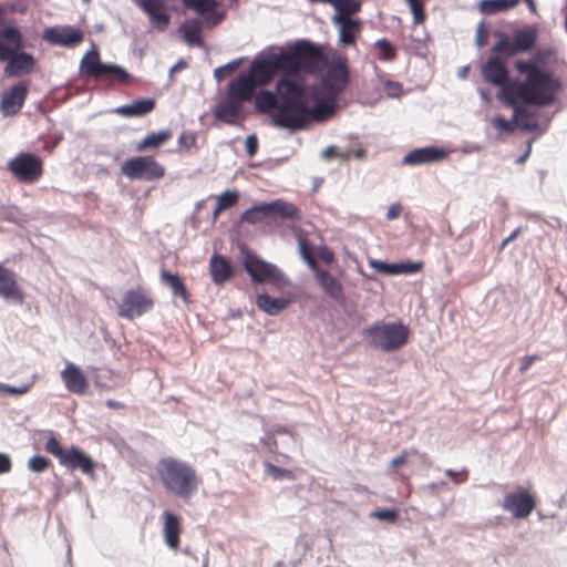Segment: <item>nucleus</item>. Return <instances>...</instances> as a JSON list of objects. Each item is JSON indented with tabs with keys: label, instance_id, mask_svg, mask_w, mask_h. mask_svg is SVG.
I'll use <instances>...</instances> for the list:
<instances>
[{
	"label": "nucleus",
	"instance_id": "13",
	"mask_svg": "<svg viewBox=\"0 0 567 567\" xmlns=\"http://www.w3.org/2000/svg\"><path fill=\"white\" fill-rule=\"evenodd\" d=\"M42 159L32 153H20L9 161L8 169L23 183H33L42 175Z\"/></svg>",
	"mask_w": 567,
	"mask_h": 567
},
{
	"label": "nucleus",
	"instance_id": "28",
	"mask_svg": "<svg viewBox=\"0 0 567 567\" xmlns=\"http://www.w3.org/2000/svg\"><path fill=\"white\" fill-rule=\"evenodd\" d=\"M514 111V123L520 130L533 133L539 128L538 116L536 113L529 112L519 101L514 104H507Z\"/></svg>",
	"mask_w": 567,
	"mask_h": 567
},
{
	"label": "nucleus",
	"instance_id": "24",
	"mask_svg": "<svg viewBox=\"0 0 567 567\" xmlns=\"http://www.w3.org/2000/svg\"><path fill=\"white\" fill-rule=\"evenodd\" d=\"M217 0H195L188 3L186 8L195 10L204 18L208 27H214L220 23L226 16L224 11L217 10Z\"/></svg>",
	"mask_w": 567,
	"mask_h": 567
},
{
	"label": "nucleus",
	"instance_id": "48",
	"mask_svg": "<svg viewBox=\"0 0 567 567\" xmlns=\"http://www.w3.org/2000/svg\"><path fill=\"white\" fill-rule=\"evenodd\" d=\"M51 465V461L42 455H34L28 461V468L34 473H43Z\"/></svg>",
	"mask_w": 567,
	"mask_h": 567
},
{
	"label": "nucleus",
	"instance_id": "29",
	"mask_svg": "<svg viewBox=\"0 0 567 567\" xmlns=\"http://www.w3.org/2000/svg\"><path fill=\"white\" fill-rule=\"evenodd\" d=\"M155 107L154 99H141L136 100L131 104H125L114 109V113L123 117H142L151 113Z\"/></svg>",
	"mask_w": 567,
	"mask_h": 567
},
{
	"label": "nucleus",
	"instance_id": "4",
	"mask_svg": "<svg viewBox=\"0 0 567 567\" xmlns=\"http://www.w3.org/2000/svg\"><path fill=\"white\" fill-rule=\"evenodd\" d=\"M158 474L164 487L183 499H189L198 488L196 472L179 460H162L158 463Z\"/></svg>",
	"mask_w": 567,
	"mask_h": 567
},
{
	"label": "nucleus",
	"instance_id": "18",
	"mask_svg": "<svg viewBox=\"0 0 567 567\" xmlns=\"http://www.w3.org/2000/svg\"><path fill=\"white\" fill-rule=\"evenodd\" d=\"M148 17L151 24L158 31H164L169 24L171 17L165 11L163 0H132Z\"/></svg>",
	"mask_w": 567,
	"mask_h": 567
},
{
	"label": "nucleus",
	"instance_id": "25",
	"mask_svg": "<svg viewBox=\"0 0 567 567\" xmlns=\"http://www.w3.org/2000/svg\"><path fill=\"white\" fill-rule=\"evenodd\" d=\"M213 114L217 121L228 125H236L239 120L244 118L243 105L228 97L215 106Z\"/></svg>",
	"mask_w": 567,
	"mask_h": 567
},
{
	"label": "nucleus",
	"instance_id": "36",
	"mask_svg": "<svg viewBox=\"0 0 567 567\" xmlns=\"http://www.w3.org/2000/svg\"><path fill=\"white\" fill-rule=\"evenodd\" d=\"M519 0H481L478 3L480 12L485 16H492L498 12L515 8Z\"/></svg>",
	"mask_w": 567,
	"mask_h": 567
},
{
	"label": "nucleus",
	"instance_id": "1",
	"mask_svg": "<svg viewBox=\"0 0 567 567\" xmlns=\"http://www.w3.org/2000/svg\"><path fill=\"white\" fill-rule=\"evenodd\" d=\"M515 68L524 80H515L507 104L519 101L524 105L548 106L556 101L560 81L533 60H517Z\"/></svg>",
	"mask_w": 567,
	"mask_h": 567
},
{
	"label": "nucleus",
	"instance_id": "63",
	"mask_svg": "<svg viewBox=\"0 0 567 567\" xmlns=\"http://www.w3.org/2000/svg\"><path fill=\"white\" fill-rule=\"evenodd\" d=\"M12 466L11 458L6 453H0V475L9 473Z\"/></svg>",
	"mask_w": 567,
	"mask_h": 567
},
{
	"label": "nucleus",
	"instance_id": "61",
	"mask_svg": "<svg viewBox=\"0 0 567 567\" xmlns=\"http://www.w3.org/2000/svg\"><path fill=\"white\" fill-rule=\"evenodd\" d=\"M538 360H540V355L538 354H530L524 357L522 360V364L519 367V371L522 373L526 372L530 368V365Z\"/></svg>",
	"mask_w": 567,
	"mask_h": 567
},
{
	"label": "nucleus",
	"instance_id": "17",
	"mask_svg": "<svg viewBox=\"0 0 567 567\" xmlns=\"http://www.w3.org/2000/svg\"><path fill=\"white\" fill-rule=\"evenodd\" d=\"M502 507L509 512L515 518H526L535 507V498L525 489H518L506 494Z\"/></svg>",
	"mask_w": 567,
	"mask_h": 567
},
{
	"label": "nucleus",
	"instance_id": "62",
	"mask_svg": "<svg viewBox=\"0 0 567 567\" xmlns=\"http://www.w3.org/2000/svg\"><path fill=\"white\" fill-rule=\"evenodd\" d=\"M445 475L451 477L452 480L455 481V483L458 484V483H462L465 481V478L467 476V470L463 468L461 472H456L453 470H446Z\"/></svg>",
	"mask_w": 567,
	"mask_h": 567
},
{
	"label": "nucleus",
	"instance_id": "56",
	"mask_svg": "<svg viewBox=\"0 0 567 567\" xmlns=\"http://www.w3.org/2000/svg\"><path fill=\"white\" fill-rule=\"evenodd\" d=\"M31 385L28 383H23L19 386L10 385L7 383H0V392L8 393L11 395H21L27 393L30 390Z\"/></svg>",
	"mask_w": 567,
	"mask_h": 567
},
{
	"label": "nucleus",
	"instance_id": "35",
	"mask_svg": "<svg viewBox=\"0 0 567 567\" xmlns=\"http://www.w3.org/2000/svg\"><path fill=\"white\" fill-rule=\"evenodd\" d=\"M279 103V91L278 83L276 84L275 91H261L255 97L256 109L260 112L277 111Z\"/></svg>",
	"mask_w": 567,
	"mask_h": 567
},
{
	"label": "nucleus",
	"instance_id": "7",
	"mask_svg": "<svg viewBox=\"0 0 567 567\" xmlns=\"http://www.w3.org/2000/svg\"><path fill=\"white\" fill-rule=\"evenodd\" d=\"M79 71L84 78L110 82L125 83L131 79V74L124 68L114 63L102 62L100 52L94 44L82 56Z\"/></svg>",
	"mask_w": 567,
	"mask_h": 567
},
{
	"label": "nucleus",
	"instance_id": "27",
	"mask_svg": "<svg viewBox=\"0 0 567 567\" xmlns=\"http://www.w3.org/2000/svg\"><path fill=\"white\" fill-rule=\"evenodd\" d=\"M61 379L65 388L76 394H83L86 390V378L79 367L74 363H68L61 372Z\"/></svg>",
	"mask_w": 567,
	"mask_h": 567
},
{
	"label": "nucleus",
	"instance_id": "16",
	"mask_svg": "<svg viewBox=\"0 0 567 567\" xmlns=\"http://www.w3.org/2000/svg\"><path fill=\"white\" fill-rule=\"evenodd\" d=\"M28 93L29 83L24 81L3 90L0 96L1 114L6 117L17 115L21 111Z\"/></svg>",
	"mask_w": 567,
	"mask_h": 567
},
{
	"label": "nucleus",
	"instance_id": "55",
	"mask_svg": "<svg viewBox=\"0 0 567 567\" xmlns=\"http://www.w3.org/2000/svg\"><path fill=\"white\" fill-rule=\"evenodd\" d=\"M197 135L194 132H183L178 137V146L184 150H189L196 145Z\"/></svg>",
	"mask_w": 567,
	"mask_h": 567
},
{
	"label": "nucleus",
	"instance_id": "46",
	"mask_svg": "<svg viewBox=\"0 0 567 567\" xmlns=\"http://www.w3.org/2000/svg\"><path fill=\"white\" fill-rule=\"evenodd\" d=\"M239 194L235 189H226L217 196L218 209H228L237 204Z\"/></svg>",
	"mask_w": 567,
	"mask_h": 567
},
{
	"label": "nucleus",
	"instance_id": "14",
	"mask_svg": "<svg viewBox=\"0 0 567 567\" xmlns=\"http://www.w3.org/2000/svg\"><path fill=\"white\" fill-rule=\"evenodd\" d=\"M153 306L154 301L146 292L142 289H131L124 293L117 313L122 318L133 320L151 311Z\"/></svg>",
	"mask_w": 567,
	"mask_h": 567
},
{
	"label": "nucleus",
	"instance_id": "51",
	"mask_svg": "<svg viewBox=\"0 0 567 567\" xmlns=\"http://www.w3.org/2000/svg\"><path fill=\"white\" fill-rule=\"evenodd\" d=\"M369 266L371 268L375 269L380 274L395 275V271H396L395 264H388L385 261L378 260V259H369Z\"/></svg>",
	"mask_w": 567,
	"mask_h": 567
},
{
	"label": "nucleus",
	"instance_id": "58",
	"mask_svg": "<svg viewBox=\"0 0 567 567\" xmlns=\"http://www.w3.org/2000/svg\"><path fill=\"white\" fill-rule=\"evenodd\" d=\"M246 152L249 157H252L256 155L258 151V138L255 134H250L246 137L245 141Z\"/></svg>",
	"mask_w": 567,
	"mask_h": 567
},
{
	"label": "nucleus",
	"instance_id": "8",
	"mask_svg": "<svg viewBox=\"0 0 567 567\" xmlns=\"http://www.w3.org/2000/svg\"><path fill=\"white\" fill-rule=\"evenodd\" d=\"M243 266L255 284L269 281L275 285H285L288 282L285 274L275 264L261 259L256 254L246 252Z\"/></svg>",
	"mask_w": 567,
	"mask_h": 567
},
{
	"label": "nucleus",
	"instance_id": "47",
	"mask_svg": "<svg viewBox=\"0 0 567 567\" xmlns=\"http://www.w3.org/2000/svg\"><path fill=\"white\" fill-rule=\"evenodd\" d=\"M241 63V59L233 60L225 65L218 66L214 71V78L217 82H221L230 73L235 72Z\"/></svg>",
	"mask_w": 567,
	"mask_h": 567
},
{
	"label": "nucleus",
	"instance_id": "57",
	"mask_svg": "<svg viewBox=\"0 0 567 567\" xmlns=\"http://www.w3.org/2000/svg\"><path fill=\"white\" fill-rule=\"evenodd\" d=\"M396 265V271L395 275L399 274H415L422 268L421 262H413V261H403L398 262Z\"/></svg>",
	"mask_w": 567,
	"mask_h": 567
},
{
	"label": "nucleus",
	"instance_id": "22",
	"mask_svg": "<svg viewBox=\"0 0 567 567\" xmlns=\"http://www.w3.org/2000/svg\"><path fill=\"white\" fill-rule=\"evenodd\" d=\"M316 280L323 292L338 303L344 302V290L342 284L333 277L328 270L316 269Z\"/></svg>",
	"mask_w": 567,
	"mask_h": 567
},
{
	"label": "nucleus",
	"instance_id": "45",
	"mask_svg": "<svg viewBox=\"0 0 567 567\" xmlns=\"http://www.w3.org/2000/svg\"><path fill=\"white\" fill-rule=\"evenodd\" d=\"M264 466H265L266 473L268 475H270L274 480H282V478H287L290 481L295 480V474L291 470L276 466V465L271 464L270 462H265Z\"/></svg>",
	"mask_w": 567,
	"mask_h": 567
},
{
	"label": "nucleus",
	"instance_id": "12",
	"mask_svg": "<svg viewBox=\"0 0 567 567\" xmlns=\"http://www.w3.org/2000/svg\"><path fill=\"white\" fill-rule=\"evenodd\" d=\"M121 172L132 181L154 182L164 176L165 168L151 156H135L122 164Z\"/></svg>",
	"mask_w": 567,
	"mask_h": 567
},
{
	"label": "nucleus",
	"instance_id": "43",
	"mask_svg": "<svg viewBox=\"0 0 567 567\" xmlns=\"http://www.w3.org/2000/svg\"><path fill=\"white\" fill-rule=\"evenodd\" d=\"M44 433L49 434V439L44 445V449L48 453L54 455L60 463L64 460L68 454V450H63L59 441L55 439L53 431H44Z\"/></svg>",
	"mask_w": 567,
	"mask_h": 567
},
{
	"label": "nucleus",
	"instance_id": "44",
	"mask_svg": "<svg viewBox=\"0 0 567 567\" xmlns=\"http://www.w3.org/2000/svg\"><path fill=\"white\" fill-rule=\"evenodd\" d=\"M330 4L337 12L346 14H354L360 10V2L355 0H330Z\"/></svg>",
	"mask_w": 567,
	"mask_h": 567
},
{
	"label": "nucleus",
	"instance_id": "9",
	"mask_svg": "<svg viewBox=\"0 0 567 567\" xmlns=\"http://www.w3.org/2000/svg\"><path fill=\"white\" fill-rule=\"evenodd\" d=\"M350 73L346 58L337 55L322 74L318 91L331 97H338L347 87Z\"/></svg>",
	"mask_w": 567,
	"mask_h": 567
},
{
	"label": "nucleus",
	"instance_id": "19",
	"mask_svg": "<svg viewBox=\"0 0 567 567\" xmlns=\"http://www.w3.org/2000/svg\"><path fill=\"white\" fill-rule=\"evenodd\" d=\"M256 92V83L252 75L240 74L227 85L226 97L240 105L250 102Z\"/></svg>",
	"mask_w": 567,
	"mask_h": 567
},
{
	"label": "nucleus",
	"instance_id": "5",
	"mask_svg": "<svg viewBox=\"0 0 567 567\" xmlns=\"http://www.w3.org/2000/svg\"><path fill=\"white\" fill-rule=\"evenodd\" d=\"M282 53L289 75L300 72L317 73L328 64V58L321 47L309 40H298L289 50L282 49Z\"/></svg>",
	"mask_w": 567,
	"mask_h": 567
},
{
	"label": "nucleus",
	"instance_id": "34",
	"mask_svg": "<svg viewBox=\"0 0 567 567\" xmlns=\"http://www.w3.org/2000/svg\"><path fill=\"white\" fill-rule=\"evenodd\" d=\"M498 41L493 45L491 55H498L501 59L511 58L519 53L518 49L514 45V40L511 41L509 37L501 31L495 33Z\"/></svg>",
	"mask_w": 567,
	"mask_h": 567
},
{
	"label": "nucleus",
	"instance_id": "37",
	"mask_svg": "<svg viewBox=\"0 0 567 567\" xmlns=\"http://www.w3.org/2000/svg\"><path fill=\"white\" fill-rule=\"evenodd\" d=\"M268 213L270 216L278 215L285 219L296 220L299 218L298 208L287 202L277 199L270 203H267Z\"/></svg>",
	"mask_w": 567,
	"mask_h": 567
},
{
	"label": "nucleus",
	"instance_id": "64",
	"mask_svg": "<svg viewBox=\"0 0 567 567\" xmlns=\"http://www.w3.org/2000/svg\"><path fill=\"white\" fill-rule=\"evenodd\" d=\"M385 85L389 89V91H388L389 96H391V97L400 96V94L402 92V86L400 83L393 82V81H386Z\"/></svg>",
	"mask_w": 567,
	"mask_h": 567
},
{
	"label": "nucleus",
	"instance_id": "30",
	"mask_svg": "<svg viewBox=\"0 0 567 567\" xmlns=\"http://www.w3.org/2000/svg\"><path fill=\"white\" fill-rule=\"evenodd\" d=\"M212 280L216 285H223L233 276V267L228 259L214 254L209 260Z\"/></svg>",
	"mask_w": 567,
	"mask_h": 567
},
{
	"label": "nucleus",
	"instance_id": "39",
	"mask_svg": "<svg viewBox=\"0 0 567 567\" xmlns=\"http://www.w3.org/2000/svg\"><path fill=\"white\" fill-rule=\"evenodd\" d=\"M169 138L171 131L168 130L150 133L136 145V151L142 152L150 148H157Z\"/></svg>",
	"mask_w": 567,
	"mask_h": 567
},
{
	"label": "nucleus",
	"instance_id": "31",
	"mask_svg": "<svg viewBox=\"0 0 567 567\" xmlns=\"http://www.w3.org/2000/svg\"><path fill=\"white\" fill-rule=\"evenodd\" d=\"M290 301L286 298H272L267 293H259L256 298V305L259 310L264 311L269 316H277L284 311Z\"/></svg>",
	"mask_w": 567,
	"mask_h": 567
},
{
	"label": "nucleus",
	"instance_id": "20",
	"mask_svg": "<svg viewBox=\"0 0 567 567\" xmlns=\"http://www.w3.org/2000/svg\"><path fill=\"white\" fill-rule=\"evenodd\" d=\"M449 153L439 146H424L410 151L402 159L404 165H425L440 163L447 158Z\"/></svg>",
	"mask_w": 567,
	"mask_h": 567
},
{
	"label": "nucleus",
	"instance_id": "6",
	"mask_svg": "<svg viewBox=\"0 0 567 567\" xmlns=\"http://www.w3.org/2000/svg\"><path fill=\"white\" fill-rule=\"evenodd\" d=\"M410 330L402 322L375 321L362 330L364 341L373 349L390 353L404 347Z\"/></svg>",
	"mask_w": 567,
	"mask_h": 567
},
{
	"label": "nucleus",
	"instance_id": "42",
	"mask_svg": "<svg viewBox=\"0 0 567 567\" xmlns=\"http://www.w3.org/2000/svg\"><path fill=\"white\" fill-rule=\"evenodd\" d=\"M360 31V22L358 20H349L343 23L339 31V40L344 45H351L355 42V33Z\"/></svg>",
	"mask_w": 567,
	"mask_h": 567
},
{
	"label": "nucleus",
	"instance_id": "54",
	"mask_svg": "<svg viewBox=\"0 0 567 567\" xmlns=\"http://www.w3.org/2000/svg\"><path fill=\"white\" fill-rule=\"evenodd\" d=\"M492 123L498 131L507 134L513 133L515 126L514 120L508 121L502 115H495Z\"/></svg>",
	"mask_w": 567,
	"mask_h": 567
},
{
	"label": "nucleus",
	"instance_id": "32",
	"mask_svg": "<svg viewBox=\"0 0 567 567\" xmlns=\"http://www.w3.org/2000/svg\"><path fill=\"white\" fill-rule=\"evenodd\" d=\"M179 518L169 513H164V536H165V543L169 548H177L179 544Z\"/></svg>",
	"mask_w": 567,
	"mask_h": 567
},
{
	"label": "nucleus",
	"instance_id": "10",
	"mask_svg": "<svg viewBox=\"0 0 567 567\" xmlns=\"http://www.w3.org/2000/svg\"><path fill=\"white\" fill-rule=\"evenodd\" d=\"M481 74L486 83L499 87L498 97L505 104L512 93V84L515 80L509 79V70L498 55H491L482 65Z\"/></svg>",
	"mask_w": 567,
	"mask_h": 567
},
{
	"label": "nucleus",
	"instance_id": "53",
	"mask_svg": "<svg viewBox=\"0 0 567 567\" xmlns=\"http://www.w3.org/2000/svg\"><path fill=\"white\" fill-rule=\"evenodd\" d=\"M375 47L381 51L382 60L390 61L394 58V48L389 40L380 39L375 42Z\"/></svg>",
	"mask_w": 567,
	"mask_h": 567
},
{
	"label": "nucleus",
	"instance_id": "2",
	"mask_svg": "<svg viewBox=\"0 0 567 567\" xmlns=\"http://www.w3.org/2000/svg\"><path fill=\"white\" fill-rule=\"evenodd\" d=\"M279 103L271 117L274 126L291 132L303 130L309 124L307 92L302 83L281 78L278 81Z\"/></svg>",
	"mask_w": 567,
	"mask_h": 567
},
{
	"label": "nucleus",
	"instance_id": "52",
	"mask_svg": "<svg viewBox=\"0 0 567 567\" xmlns=\"http://www.w3.org/2000/svg\"><path fill=\"white\" fill-rule=\"evenodd\" d=\"M370 517L378 520L393 523L398 518V512L393 508L377 509L370 514Z\"/></svg>",
	"mask_w": 567,
	"mask_h": 567
},
{
	"label": "nucleus",
	"instance_id": "15",
	"mask_svg": "<svg viewBox=\"0 0 567 567\" xmlns=\"http://www.w3.org/2000/svg\"><path fill=\"white\" fill-rule=\"evenodd\" d=\"M42 39L51 45L72 49L83 42L84 32L70 24H58L44 29Z\"/></svg>",
	"mask_w": 567,
	"mask_h": 567
},
{
	"label": "nucleus",
	"instance_id": "26",
	"mask_svg": "<svg viewBox=\"0 0 567 567\" xmlns=\"http://www.w3.org/2000/svg\"><path fill=\"white\" fill-rule=\"evenodd\" d=\"M338 97H331L317 91V97L312 106L308 105L309 122L310 121H326L333 115L336 111V101Z\"/></svg>",
	"mask_w": 567,
	"mask_h": 567
},
{
	"label": "nucleus",
	"instance_id": "23",
	"mask_svg": "<svg viewBox=\"0 0 567 567\" xmlns=\"http://www.w3.org/2000/svg\"><path fill=\"white\" fill-rule=\"evenodd\" d=\"M60 464L71 471L79 468L86 475H93L95 466L93 458L75 446L68 450L66 456Z\"/></svg>",
	"mask_w": 567,
	"mask_h": 567
},
{
	"label": "nucleus",
	"instance_id": "11",
	"mask_svg": "<svg viewBox=\"0 0 567 567\" xmlns=\"http://www.w3.org/2000/svg\"><path fill=\"white\" fill-rule=\"evenodd\" d=\"M278 72L287 74V64L282 49L277 53L270 52L255 59L247 75H252L257 86L268 84Z\"/></svg>",
	"mask_w": 567,
	"mask_h": 567
},
{
	"label": "nucleus",
	"instance_id": "21",
	"mask_svg": "<svg viewBox=\"0 0 567 567\" xmlns=\"http://www.w3.org/2000/svg\"><path fill=\"white\" fill-rule=\"evenodd\" d=\"M0 297L17 305L23 302V293L17 281V274L0 264Z\"/></svg>",
	"mask_w": 567,
	"mask_h": 567
},
{
	"label": "nucleus",
	"instance_id": "60",
	"mask_svg": "<svg viewBox=\"0 0 567 567\" xmlns=\"http://www.w3.org/2000/svg\"><path fill=\"white\" fill-rule=\"evenodd\" d=\"M260 443L269 451L270 453H277V441L272 435L267 434L265 437L260 439Z\"/></svg>",
	"mask_w": 567,
	"mask_h": 567
},
{
	"label": "nucleus",
	"instance_id": "33",
	"mask_svg": "<svg viewBox=\"0 0 567 567\" xmlns=\"http://www.w3.org/2000/svg\"><path fill=\"white\" fill-rule=\"evenodd\" d=\"M200 30L202 23L198 19H188L178 29L184 41L189 47H200L203 44Z\"/></svg>",
	"mask_w": 567,
	"mask_h": 567
},
{
	"label": "nucleus",
	"instance_id": "3",
	"mask_svg": "<svg viewBox=\"0 0 567 567\" xmlns=\"http://www.w3.org/2000/svg\"><path fill=\"white\" fill-rule=\"evenodd\" d=\"M22 34L16 27H6L0 32V61H6L3 73L7 78L29 74L35 64L34 58L21 51Z\"/></svg>",
	"mask_w": 567,
	"mask_h": 567
},
{
	"label": "nucleus",
	"instance_id": "59",
	"mask_svg": "<svg viewBox=\"0 0 567 567\" xmlns=\"http://www.w3.org/2000/svg\"><path fill=\"white\" fill-rule=\"evenodd\" d=\"M475 42L478 48L484 47L486 43V30L484 21H481L476 28Z\"/></svg>",
	"mask_w": 567,
	"mask_h": 567
},
{
	"label": "nucleus",
	"instance_id": "38",
	"mask_svg": "<svg viewBox=\"0 0 567 567\" xmlns=\"http://www.w3.org/2000/svg\"><path fill=\"white\" fill-rule=\"evenodd\" d=\"M537 40V32L532 27H526L518 32H516L514 37V45L518 49L519 52H525L530 50Z\"/></svg>",
	"mask_w": 567,
	"mask_h": 567
},
{
	"label": "nucleus",
	"instance_id": "40",
	"mask_svg": "<svg viewBox=\"0 0 567 567\" xmlns=\"http://www.w3.org/2000/svg\"><path fill=\"white\" fill-rule=\"evenodd\" d=\"M161 279L171 288L174 296L181 297L185 302L188 301L186 287L178 275L164 270L161 272Z\"/></svg>",
	"mask_w": 567,
	"mask_h": 567
},
{
	"label": "nucleus",
	"instance_id": "41",
	"mask_svg": "<svg viewBox=\"0 0 567 567\" xmlns=\"http://www.w3.org/2000/svg\"><path fill=\"white\" fill-rule=\"evenodd\" d=\"M269 216L270 214L268 213L267 203H262L246 209L241 214L240 220L243 223L255 225L257 223L265 220Z\"/></svg>",
	"mask_w": 567,
	"mask_h": 567
},
{
	"label": "nucleus",
	"instance_id": "49",
	"mask_svg": "<svg viewBox=\"0 0 567 567\" xmlns=\"http://www.w3.org/2000/svg\"><path fill=\"white\" fill-rule=\"evenodd\" d=\"M299 252H300V257L309 266L310 269L316 271V269L319 268L318 262H317L316 258L312 256L307 241L303 239L299 240Z\"/></svg>",
	"mask_w": 567,
	"mask_h": 567
},
{
	"label": "nucleus",
	"instance_id": "50",
	"mask_svg": "<svg viewBox=\"0 0 567 567\" xmlns=\"http://www.w3.org/2000/svg\"><path fill=\"white\" fill-rule=\"evenodd\" d=\"M410 7L413 16V22L415 24L421 23L425 20L424 6L420 0H405Z\"/></svg>",
	"mask_w": 567,
	"mask_h": 567
}]
</instances>
